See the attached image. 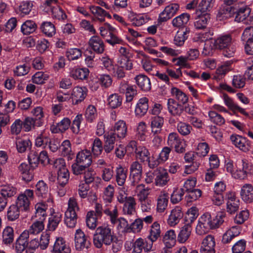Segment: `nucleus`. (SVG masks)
Here are the masks:
<instances>
[{"instance_id":"nucleus-1","label":"nucleus","mask_w":253,"mask_h":253,"mask_svg":"<svg viewBox=\"0 0 253 253\" xmlns=\"http://www.w3.org/2000/svg\"><path fill=\"white\" fill-rule=\"evenodd\" d=\"M226 219V214L224 211L217 212L216 215L206 212L199 217L196 232L200 235L205 234L211 229L218 228Z\"/></svg>"},{"instance_id":"nucleus-2","label":"nucleus","mask_w":253,"mask_h":253,"mask_svg":"<svg viewBox=\"0 0 253 253\" xmlns=\"http://www.w3.org/2000/svg\"><path fill=\"white\" fill-rule=\"evenodd\" d=\"M113 241V232L108 226L102 225L97 228L94 234L93 242L98 249L102 247L103 244L109 246Z\"/></svg>"},{"instance_id":"nucleus-3","label":"nucleus","mask_w":253,"mask_h":253,"mask_svg":"<svg viewBox=\"0 0 253 253\" xmlns=\"http://www.w3.org/2000/svg\"><path fill=\"white\" fill-rule=\"evenodd\" d=\"M216 48L223 50L222 54L226 57H233L236 47L233 44V40L231 35L225 34L219 36L214 42Z\"/></svg>"},{"instance_id":"nucleus-4","label":"nucleus","mask_w":253,"mask_h":253,"mask_svg":"<svg viewBox=\"0 0 253 253\" xmlns=\"http://www.w3.org/2000/svg\"><path fill=\"white\" fill-rule=\"evenodd\" d=\"M237 165L238 167L233 174L234 178L244 180L247 179L248 176L253 175V165L248 160H239Z\"/></svg>"},{"instance_id":"nucleus-5","label":"nucleus","mask_w":253,"mask_h":253,"mask_svg":"<svg viewBox=\"0 0 253 253\" xmlns=\"http://www.w3.org/2000/svg\"><path fill=\"white\" fill-rule=\"evenodd\" d=\"M167 143L169 147L171 149L174 148L177 153H183L185 151L186 144L177 133H170L168 136Z\"/></svg>"},{"instance_id":"nucleus-6","label":"nucleus","mask_w":253,"mask_h":253,"mask_svg":"<svg viewBox=\"0 0 253 253\" xmlns=\"http://www.w3.org/2000/svg\"><path fill=\"white\" fill-rule=\"evenodd\" d=\"M70 177V173L67 169H63L57 171V193L60 197L64 196L66 192L65 187L68 183Z\"/></svg>"},{"instance_id":"nucleus-7","label":"nucleus","mask_w":253,"mask_h":253,"mask_svg":"<svg viewBox=\"0 0 253 253\" xmlns=\"http://www.w3.org/2000/svg\"><path fill=\"white\" fill-rule=\"evenodd\" d=\"M90 245L88 236L85 235L80 229L76 231L75 234V247L77 251H82L88 249Z\"/></svg>"},{"instance_id":"nucleus-8","label":"nucleus","mask_w":253,"mask_h":253,"mask_svg":"<svg viewBox=\"0 0 253 253\" xmlns=\"http://www.w3.org/2000/svg\"><path fill=\"white\" fill-rule=\"evenodd\" d=\"M179 5L177 3H171L165 7L159 16V22H166L173 17L179 10Z\"/></svg>"},{"instance_id":"nucleus-9","label":"nucleus","mask_w":253,"mask_h":253,"mask_svg":"<svg viewBox=\"0 0 253 253\" xmlns=\"http://www.w3.org/2000/svg\"><path fill=\"white\" fill-rule=\"evenodd\" d=\"M130 177L132 185L134 186L141 180L142 175V165L138 161L132 162L129 167Z\"/></svg>"},{"instance_id":"nucleus-10","label":"nucleus","mask_w":253,"mask_h":253,"mask_svg":"<svg viewBox=\"0 0 253 253\" xmlns=\"http://www.w3.org/2000/svg\"><path fill=\"white\" fill-rule=\"evenodd\" d=\"M128 20L134 26H140L150 20V17L146 14H137L132 11L127 13Z\"/></svg>"},{"instance_id":"nucleus-11","label":"nucleus","mask_w":253,"mask_h":253,"mask_svg":"<svg viewBox=\"0 0 253 253\" xmlns=\"http://www.w3.org/2000/svg\"><path fill=\"white\" fill-rule=\"evenodd\" d=\"M87 89L85 87L77 86L74 87L71 93V98L74 104L78 103L84 100L87 95Z\"/></svg>"},{"instance_id":"nucleus-12","label":"nucleus","mask_w":253,"mask_h":253,"mask_svg":"<svg viewBox=\"0 0 253 253\" xmlns=\"http://www.w3.org/2000/svg\"><path fill=\"white\" fill-rule=\"evenodd\" d=\"M152 243L148 242L146 239L139 238L133 244L132 253H141L143 249L144 252H149L153 248Z\"/></svg>"},{"instance_id":"nucleus-13","label":"nucleus","mask_w":253,"mask_h":253,"mask_svg":"<svg viewBox=\"0 0 253 253\" xmlns=\"http://www.w3.org/2000/svg\"><path fill=\"white\" fill-rule=\"evenodd\" d=\"M215 242L211 235H207L203 240L200 248L201 253H215Z\"/></svg>"},{"instance_id":"nucleus-14","label":"nucleus","mask_w":253,"mask_h":253,"mask_svg":"<svg viewBox=\"0 0 253 253\" xmlns=\"http://www.w3.org/2000/svg\"><path fill=\"white\" fill-rule=\"evenodd\" d=\"M230 139L236 147L239 148L240 150L247 152L250 149V142L246 138L243 137L241 135L237 134H232Z\"/></svg>"},{"instance_id":"nucleus-15","label":"nucleus","mask_w":253,"mask_h":253,"mask_svg":"<svg viewBox=\"0 0 253 253\" xmlns=\"http://www.w3.org/2000/svg\"><path fill=\"white\" fill-rule=\"evenodd\" d=\"M169 112L175 117L180 116L184 111L183 105L173 98H169L167 101Z\"/></svg>"},{"instance_id":"nucleus-16","label":"nucleus","mask_w":253,"mask_h":253,"mask_svg":"<svg viewBox=\"0 0 253 253\" xmlns=\"http://www.w3.org/2000/svg\"><path fill=\"white\" fill-rule=\"evenodd\" d=\"M240 200L234 193L229 192L227 194V202L226 203L227 211L230 214L237 211L239 208Z\"/></svg>"},{"instance_id":"nucleus-17","label":"nucleus","mask_w":253,"mask_h":253,"mask_svg":"<svg viewBox=\"0 0 253 253\" xmlns=\"http://www.w3.org/2000/svg\"><path fill=\"white\" fill-rule=\"evenodd\" d=\"M89 9L93 15L94 20H97L100 22H103L105 21V17L111 18V15L100 6L91 5L89 6Z\"/></svg>"},{"instance_id":"nucleus-18","label":"nucleus","mask_w":253,"mask_h":253,"mask_svg":"<svg viewBox=\"0 0 253 253\" xmlns=\"http://www.w3.org/2000/svg\"><path fill=\"white\" fill-rule=\"evenodd\" d=\"M88 44L93 51L97 54H102L104 51V42L98 36L91 37L88 41Z\"/></svg>"},{"instance_id":"nucleus-19","label":"nucleus","mask_w":253,"mask_h":253,"mask_svg":"<svg viewBox=\"0 0 253 253\" xmlns=\"http://www.w3.org/2000/svg\"><path fill=\"white\" fill-rule=\"evenodd\" d=\"M183 215L182 209L180 207H176L170 211L167 220L168 224L170 226L176 225L182 219Z\"/></svg>"},{"instance_id":"nucleus-20","label":"nucleus","mask_w":253,"mask_h":253,"mask_svg":"<svg viewBox=\"0 0 253 253\" xmlns=\"http://www.w3.org/2000/svg\"><path fill=\"white\" fill-rule=\"evenodd\" d=\"M161 230L160 224L157 221L153 222L150 227L147 236V239L150 240L149 243H152L153 246V243L161 237Z\"/></svg>"},{"instance_id":"nucleus-21","label":"nucleus","mask_w":253,"mask_h":253,"mask_svg":"<svg viewBox=\"0 0 253 253\" xmlns=\"http://www.w3.org/2000/svg\"><path fill=\"white\" fill-rule=\"evenodd\" d=\"M29 237L27 230L24 231L20 234L15 244V249L17 253H22L27 248V240Z\"/></svg>"},{"instance_id":"nucleus-22","label":"nucleus","mask_w":253,"mask_h":253,"mask_svg":"<svg viewBox=\"0 0 253 253\" xmlns=\"http://www.w3.org/2000/svg\"><path fill=\"white\" fill-rule=\"evenodd\" d=\"M75 161L77 163L83 164L89 167L92 163L91 152L86 149L79 151L77 154Z\"/></svg>"},{"instance_id":"nucleus-23","label":"nucleus","mask_w":253,"mask_h":253,"mask_svg":"<svg viewBox=\"0 0 253 253\" xmlns=\"http://www.w3.org/2000/svg\"><path fill=\"white\" fill-rule=\"evenodd\" d=\"M127 126L125 121L119 120L113 126V132H111L120 139L124 138L127 134Z\"/></svg>"},{"instance_id":"nucleus-24","label":"nucleus","mask_w":253,"mask_h":253,"mask_svg":"<svg viewBox=\"0 0 253 253\" xmlns=\"http://www.w3.org/2000/svg\"><path fill=\"white\" fill-rule=\"evenodd\" d=\"M134 80L138 87L143 91L151 89V84L150 79L146 75L140 74L136 76Z\"/></svg>"},{"instance_id":"nucleus-25","label":"nucleus","mask_w":253,"mask_h":253,"mask_svg":"<svg viewBox=\"0 0 253 253\" xmlns=\"http://www.w3.org/2000/svg\"><path fill=\"white\" fill-rule=\"evenodd\" d=\"M70 76L75 80H85L87 78L89 70L86 68H81L75 67L70 69Z\"/></svg>"},{"instance_id":"nucleus-26","label":"nucleus","mask_w":253,"mask_h":253,"mask_svg":"<svg viewBox=\"0 0 253 253\" xmlns=\"http://www.w3.org/2000/svg\"><path fill=\"white\" fill-rule=\"evenodd\" d=\"M34 169L31 168L30 165L22 163L18 167V170L22 174L23 179L28 182L32 180L33 178L32 170Z\"/></svg>"},{"instance_id":"nucleus-27","label":"nucleus","mask_w":253,"mask_h":253,"mask_svg":"<svg viewBox=\"0 0 253 253\" xmlns=\"http://www.w3.org/2000/svg\"><path fill=\"white\" fill-rule=\"evenodd\" d=\"M240 195L242 200L246 203L253 201V186L250 184H245L241 188Z\"/></svg>"},{"instance_id":"nucleus-28","label":"nucleus","mask_w":253,"mask_h":253,"mask_svg":"<svg viewBox=\"0 0 253 253\" xmlns=\"http://www.w3.org/2000/svg\"><path fill=\"white\" fill-rule=\"evenodd\" d=\"M17 192V188L10 184L2 185L0 189L1 197L4 198L7 201H8V199L14 197Z\"/></svg>"},{"instance_id":"nucleus-29","label":"nucleus","mask_w":253,"mask_h":253,"mask_svg":"<svg viewBox=\"0 0 253 253\" xmlns=\"http://www.w3.org/2000/svg\"><path fill=\"white\" fill-rule=\"evenodd\" d=\"M223 100L224 104L233 112L234 114L239 112L243 115H248L244 109L240 107L238 104L234 103L233 100L227 95H223Z\"/></svg>"},{"instance_id":"nucleus-30","label":"nucleus","mask_w":253,"mask_h":253,"mask_svg":"<svg viewBox=\"0 0 253 253\" xmlns=\"http://www.w3.org/2000/svg\"><path fill=\"white\" fill-rule=\"evenodd\" d=\"M148 108V99L145 97L140 98L136 105L135 115L138 117L143 116L147 113Z\"/></svg>"},{"instance_id":"nucleus-31","label":"nucleus","mask_w":253,"mask_h":253,"mask_svg":"<svg viewBox=\"0 0 253 253\" xmlns=\"http://www.w3.org/2000/svg\"><path fill=\"white\" fill-rule=\"evenodd\" d=\"M53 253H71L70 248L66 244L64 240L61 238H57L54 243Z\"/></svg>"},{"instance_id":"nucleus-32","label":"nucleus","mask_w":253,"mask_h":253,"mask_svg":"<svg viewBox=\"0 0 253 253\" xmlns=\"http://www.w3.org/2000/svg\"><path fill=\"white\" fill-rule=\"evenodd\" d=\"M104 138V150L106 153H109L114 149L116 137L114 134L110 132L105 134Z\"/></svg>"},{"instance_id":"nucleus-33","label":"nucleus","mask_w":253,"mask_h":253,"mask_svg":"<svg viewBox=\"0 0 253 253\" xmlns=\"http://www.w3.org/2000/svg\"><path fill=\"white\" fill-rule=\"evenodd\" d=\"M40 30L46 37H52L56 34V29L54 25L49 21L42 22L40 26Z\"/></svg>"},{"instance_id":"nucleus-34","label":"nucleus","mask_w":253,"mask_h":253,"mask_svg":"<svg viewBox=\"0 0 253 253\" xmlns=\"http://www.w3.org/2000/svg\"><path fill=\"white\" fill-rule=\"evenodd\" d=\"M164 118L159 116L153 117L151 119V128L152 132L154 134H158L161 132L162 127L164 125Z\"/></svg>"},{"instance_id":"nucleus-35","label":"nucleus","mask_w":253,"mask_h":253,"mask_svg":"<svg viewBox=\"0 0 253 253\" xmlns=\"http://www.w3.org/2000/svg\"><path fill=\"white\" fill-rule=\"evenodd\" d=\"M151 188L146 186L143 184L137 185L135 189V193L138 201L149 198L148 196L150 193Z\"/></svg>"},{"instance_id":"nucleus-36","label":"nucleus","mask_w":253,"mask_h":253,"mask_svg":"<svg viewBox=\"0 0 253 253\" xmlns=\"http://www.w3.org/2000/svg\"><path fill=\"white\" fill-rule=\"evenodd\" d=\"M115 176L117 184L119 186H123L127 177V170L121 165H119L116 168Z\"/></svg>"},{"instance_id":"nucleus-37","label":"nucleus","mask_w":253,"mask_h":253,"mask_svg":"<svg viewBox=\"0 0 253 253\" xmlns=\"http://www.w3.org/2000/svg\"><path fill=\"white\" fill-rule=\"evenodd\" d=\"M136 204L135 199L133 197L129 196L127 201L124 204V213L129 215H134L136 213Z\"/></svg>"},{"instance_id":"nucleus-38","label":"nucleus","mask_w":253,"mask_h":253,"mask_svg":"<svg viewBox=\"0 0 253 253\" xmlns=\"http://www.w3.org/2000/svg\"><path fill=\"white\" fill-rule=\"evenodd\" d=\"M176 235L173 230L166 231L163 238V241L166 247L168 248L173 247L176 242Z\"/></svg>"},{"instance_id":"nucleus-39","label":"nucleus","mask_w":253,"mask_h":253,"mask_svg":"<svg viewBox=\"0 0 253 253\" xmlns=\"http://www.w3.org/2000/svg\"><path fill=\"white\" fill-rule=\"evenodd\" d=\"M170 92L172 95L175 97L179 103L184 105L188 102V96L181 89L173 87L171 88Z\"/></svg>"},{"instance_id":"nucleus-40","label":"nucleus","mask_w":253,"mask_h":253,"mask_svg":"<svg viewBox=\"0 0 253 253\" xmlns=\"http://www.w3.org/2000/svg\"><path fill=\"white\" fill-rule=\"evenodd\" d=\"M22 124L25 131L28 132L33 128L34 129L36 127L42 126L43 122H41V121H37L33 118L27 117L25 119L24 121H22Z\"/></svg>"},{"instance_id":"nucleus-41","label":"nucleus","mask_w":253,"mask_h":253,"mask_svg":"<svg viewBox=\"0 0 253 253\" xmlns=\"http://www.w3.org/2000/svg\"><path fill=\"white\" fill-rule=\"evenodd\" d=\"M169 180V177L168 172L165 169L159 170L157 173L155 178V183L157 186H164L166 185Z\"/></svg>"},{"instance_id":"nucleus-42","label":"nucleus","mask_w":253,"mask_h":253,"mask_svg":"<svg viewBox=\"0 0 253 253\" xmlns=\"http://www.w3.org/2000/svg\"><path fill=\"white\" fill-rule=\"evenodd\" d=\"M251 11V9L245 5L236 9L235 12V14H236L235 21L238 22L244 21L249 17Z\"/></svg>"},{"instance_id":"nucleus-43","label":"nucleus","mask_w":253,"mask_h":253,"mask_svg":"<svg viewBox=\"0 0 253 253\" xmlns=\"http://www.w3.org/2000/svg\"><path fill=\"white\" fill-rule=\"evenodd\" d=\"M169 196L168 193H161L157 199V210L162 212L166 209L169 202Z\"/></svg>"},{"instance_id":"nucleus-44","label":"nucleus","mask_w":253,"mask_h":253,"mask_svg":"<svg viewBox=\"0 0 253 253\" xmlns=\"http://www.w3.org/2000/svg\"><path fill=\"white\" fill-rule=\"evenodd\" d=\"M2 243L5 245H10L14 241V230L10 226H6L2 232Z\"/></svg>"},{"instance_id":"nucleus-45","label":"nucleus","mask_w":253,"mask_h":253,"mask_svg":"<svg viewBox=\"0 0 253 253\" xmlns=\"http://www.w3.org/2000/svg\"><path fill=\"white\" fill-rule=\"evenodd\" d=\"M134 153L136 159L140 160L142 163L148 160L150 156L148 149L142 146H139L138 148H136V151Z\"/></svg>"},{"instance_id":"nucleus-46","label":"nucleus","mask_w":253,"mask_h":253,"mask_svg":"<svg viewBox=\"0 0 253 253\" xmlns=\"http://www.w3.org/2000/svg\"><path fill=\"white\" fill-rule=\"evenodd\" d=\"M62 218V214L59 212H55L48 218L47 229L49 231H53L57 227Z\"/></svg>"},{"instance_id":"nucleus-47","label":"nucleus","mask_w":253,"mask_h":253,"mask_svg":"<svg viewBox=\"0 0 253 253\" xmlns=\"http://www.w3.org/2000/svg\"><path fill=\"white\" fill-rule=\"evenodd\" d=\"M71 120L69 118H64L60 122L57 123L54 127H53L52 132L54 133L64 132L71 126Z\"/></svg>"},{"instance_id":"nucleus-48","label":"nucleus","mask_w":253,"mask_h":253,"mask_svg":"<svg viewBox=\"0 0 253 253\" xmlns=\"http://www.w3.org/2000/svg\"><path fill=\"white\" fill-rule=\"evenodd\" d=\"M187 194L185 197L184 200L187 206H190L192 202L198 200L202 195V191L199 189L187 191Z\"/></svg>"},{"instance_id":"nucleus-49","label":"nucleus","mask_w":253,"mask_h":253,"mask_svg":"<svg viewBox=\"0 0 253 253\" xmlns=\"http://www.w3.org/2000/svg\"><path fill=\"white\" fill-rule=\"evenodd\" d=\"M189 32V31L187 28H183L178 31L174 37V43L178 46L183 45L187 38V34Z\"/></svg>"},{"instance_id":"nucleus-50","label":"nucleus","mask_w":253,"mask_h":253,"mask_svg":"<svg viewBox=\"0 0 253 253\" xmlns=\"http://www.w3.org/2000/svg\"><path fill=\"white\" fill-rule=\"evenodd\" d=\"M16 145L18 152L22 153L31 149L32 142L29 139L18 138L16 139Z\"/></svg>"},{"instance_id":"nucleus-51","label":"nucleus","mask_w":253,"mask_h":253,"mask_svg":"<svg viewBox=\"0 0 253 253\" xmlns=\"http://www.w3.org/2000/svg\"><path fill=\"white\" fill-rule=\"evenodd\" d=\"M48 194L47 185L43 181H39L36 185V194L39 197L46 198Z\"/></svg>"},{"instance_id":"nucleus-52","label":"nucleus","mask_w":253,"mask_h":253,"mask_svg":"<svg viewBox=\"0 0 253 253\" xmlns=\"http://www.w3.org/2000/svg\"><path fill=\"white\" fill-rule=\"evenodd\" d=\"M192 231L191 226L187 224L182 227L177 236V240L179 243L185 242L189 238Z\"/></svg>"},{"instance_id":"nucleus-53","label":"nucleus","mask_w":253,"mask_h":253,"mask_svg":"<svg viewBox=\"0 0 253 253\" xmlns=\"http://www.w3.org/2000/svg\"><path fill=\"white\" fill-rule=\"evenodd\" d=\"M48 206L44 203H39L35 205V216L40 220H44L46 216Z\"/></svg>"},{"instance_id":"nucleus-54","label":"nucleus","mask_w":253,"mask_h":253,"mask_svg":"<svg viewBox=\"0 0 253 253\" xmlns=\"http://www.w3.org/2000/svg\"><path fill=\"white\" fill-rule=\"evenodd\" d=\"M21 211H26L29 209L30 201L27 197H25L23 195H19L17 198L15 204H14Z\"/></svg>"},{"instance_id":"nucleus-55","label":"nucleus","mask_w":253,"mask_h":253,"mask_svg":"<svg viewBox=\"0 0 253 253\" xmlns=\"http://www.w3.org/2000/svg\"><path fill=\"white\" fill-rule=\"evenodd\" d=\"M22 212L18 207L14 204L10 206L7 210L6 217L8 221H14L19 217L20 212Z\"/></svg>"},{"instance_id":"nucleus-56","label":"nucleus","mask_w":253,"mask_h":253,"mask_svg":"<svg viewBox=\"0 0 253 253\" xmlns=\"http://www.w3.org/2000/svg\"><path fill=\"white\" fill-rule=\"evenodd\" d=\"M37 28L36 23L32 20L26 21L21 27V31L24 35H28L34 32Z\"/></svg>"},{"instance_id":"nucleus-57","label":"nucleus","mask_w":253,"mask_h":253,"mask_svg":"<svg viewBox=\"0 0 253 253\" xmlns=\"http://www.w3.org/2000/svg\"><path fill=\"white\" fill-rule=\"evenodd\" d=\"M77 213L66 211L65 212L64 223L67 227L74 228L77 224Z\"/></svg>"},{"instance_id":"nucleus-58","label":"nucleus","mask_w":253,"mask_h":253,"mask_svg":"<svg viewBox=\"0 0 253 253\" xmlns=\"http://www.w3.org/2000/svg\"><path fill=\"white\" fill-rule=\"evenodd\" d=\"M44 220H40L36 221L30 227L27 232H28L29 236L32 235L38 234L43 230L44 229V224L43 221Z\"/></svg>"},{"instance_id":"nucleus-59","label":"nucleus","mask_w":253,"mask_h":253,"mask_svg":"<svg viewBox=\"0 0 253 253\" xmlns=\"http://www.w3.org/2000/svg\"><path fill=\"white\" fill-rule=\"evenodd\" d=\"M190 15L184 13L174 18L172 21L174 27H180L186 24L189 20Z\"/></svg>"},{"instance_id":"nucleus-60","label":"nucleus","mask_w":253,"mask_h":253,"mask_svg":"<svg viewBox=\"0 0 253 253\" xmlns=\"http://www.w3.org/2000/svg\"><path fill=\"white\" fill-rule=\"evenodd\" d=\"M61 153L63 156H67L68 160H71L73 155L71 148L70 141L68 140H64L61 145Z\"/></svg>"},{"instance_id":"nucleus-61","label":"nucleus","mask_w":253,"mask_h":253,"mask_svg":"<svg viewBox=\"0 0 253 253\" xmlns=\"http://www.w3.org/2000/svg\"><path fill=\"white\" fill-rule=\"evenodd\" d=\"M97 80V82L103 88H107L110 87L113 82L112 78L108 74L100 75L98 77Z\"/></svg>"},{"instance_id":"nucleus-62","label":"nucleus","mask_w":253,"mask_h":253,"mask_svg":"<svg viewBox=\"0 0 253 253\" xmlns=\"http://www.w3.org/2000/svg\"><path fill=\"white\" fill-rule=\"evenodd\" d=\"M104 147L102 146V142L99 138H95L92 144L91 153L93 156L97 157L99 156L102 151Z\"/></svg>"},{"instance_id":"nucleus-63","label":"nucleus","mask_w":253,"mask_h":253,"mask_svg":"<svg viewBox=\"0 0 253 253\" xmlns=\"http://www.w3.org/2000/svg\"><path fill=\"white\" fill-rule=\"evenodd\" d=\"M210 121L213 124L218 126H222L225 124L224 118L220 114L214 111H210L208 113Z\"/></svg>"},{"instance_id":"nucleus-64","label":"nucleus","mask_w":253,"mask_h":253,"mask_svg":"<svg viewBox=\"0 0 253 253\" xmlns=\"http://www.w3.org/2000/svg\"><path fill=\"white\" fill-rule=\"evenodd\" d=\"M108 104L112 108H116L120 106L122 102V97L118 94L114 93L110 95L108 98Z\"/></svg>"}]
</instances>
